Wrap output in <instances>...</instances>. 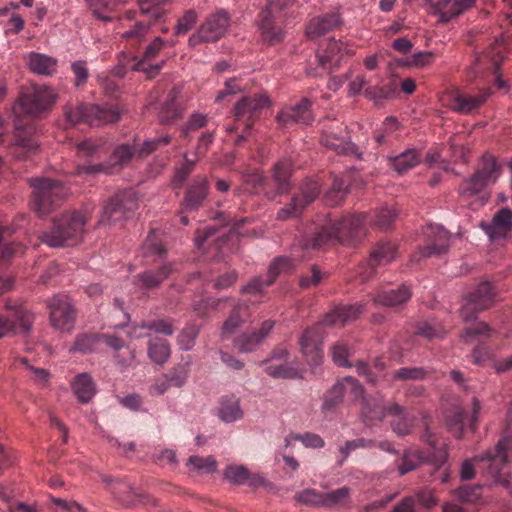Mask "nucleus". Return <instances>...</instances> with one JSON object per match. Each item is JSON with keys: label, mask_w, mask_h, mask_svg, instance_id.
I'll list each match as a JSON object with an SVG mask.
<instances>
[{"label": "nucleus", "mask_w": 512, "mask_h": 512, "mask_svg": "<svg viewBox=\"0 0 512 512\" xmlns=\"http://www.w3.org/2000/svg\"><path fill=\"white\" fill-rule=\"evenodd\" d=\"M368 215L353 214L338 220L328 219L314 234L312 239H305L293 245L290 256H280L269 266L267 279L254 278L242 290L243 293L254 296L262 295L264 288L270 286L281 273L295 269L298 262L305 258L308 250L317 249L328 243H351L365 236V223Z\"/></svg>", "instance_id": "1"}, {"label": "nucleus", "mask_w": 512, "mask_h": 512, "mask_svg": "<svg viewBox=\"0 0 512 512\" xmlns=\"http://www.w3.org/2000/svg\"><path fill=\"white\" fill-rule=\"evenodd\" d=\"M363 311V305L353 304L337 307L327 313L323 322L305 331L300 338V346L307 362L312 366H318L322 362L323 351L321 348L323 335L322 325L342 326L355 320Z\"/></svg>", "instance_id": "2"}, {"label": "nucleus", "mask_w": 512, "mask_h": 512, "mask_svg": "<svg viewBox=\"0 0 512 512\" xmlns=\"http://www.w3.org/2000/svg\"><path fill=\"white\" fill-rule=\"evenodd\" d=\"M87 210L71 212L55 220L52 228L44 232L40 239L51 248L71 247L82 240L88 221Z\"/></svg>", "instance_id": "3"}, {"label": "nucleus", "mask_w": 512, "mask_h": 512, "mask_svg": "<svg viewBox=\"0 0 512 512\" xmlns=\"http://www.w3.org/2000/svg\"><path fill=\"white\" fill-rule=\"evenodd\" d=\"M512 446V439L504 437L499 440L496 447L492 450L486 451L480 456H476L472 460H465L460 467V477L462 480H470L474 477L473 462L482 464V468L489 474L496 482L501 483L506 488L509 487V481L502 478L501 471L507 463V450Z\"/></svg>", "instance_id": "4"}, {"label": "nucleus", "mask_w": 512, "mask_h": 512, "mask_svg": "<svg viewBox=\"0 0 512 512\" xmlns=\"http://www.w3.org/2000/svg\"><path fill=\"white\" fill-rule=\"evenodd\" d=\"M34 320L33 312L22 303L6 299L4 309L0 312V339L28 335Z\"/></svg>", "instance_id": "5"}, {"label": "nucleus", "mask_w": 512, "mask_h": 512, "mask_svg": "<svg viewBox=\"0 0 512 512\" xmlns=\"http://www.w3.org/2000/svg\"><path fill=\"white\" fill-rule=\"evenodd\" d=\"M30 184L34 194L31 207L40 217L48 215L67 195V189L52 179L35 178L30 180Z\"/></svg>", "instance_id": "6"}, {"label": "nucleus", "mask_w": 512, "mask_h": 512, "mask_svg": "<svg viewBox=\"0 0 512 512\" xmlns=\"http://www.w3.org/2000/svg\"><path fill=\"white\" fill-rule=\"evenodd\" d=\"M163 47L164 40L161 37H156L146 47L142 58L130 54H122L119 58L118 65L113 68L112 73L115 76L122 78L128 70H132L142 71L147 74L148 77H154L159 73L164 62L162 61L154 65H148L146 64V61L155 58Z\"/></svg>", "instance_id": "7"}, {"label": "nucleus", "mask_w": 512, "mask_h": 512, "mask_svg": "<svg viewBox=\"0 0 512 512\" xmlns=\"http://www.w3.org/2000/svg\"><path fill=\"white\" fill-rule=\"evenodd\" d=\"M65 116L71 125L80 122L89 125H102L116 122L119 119V113L111 106L84 105L66 106Z\"/></svg>", "instance_id": "8"}, {"label": "nucleus", "mask_w": 512, "mask_h": 512, "mask_svg": "<svg viewBox=\"0 0 512 512\" xmlns=\"http://www.w3.org/2000/svg\"><path fill=\"white\" fill-rule=\"evenodd\" d=\"M51 326L63 333H70L75 326L76 313L70 298L64 294L52 297L48 302Z\"/></svg>", "instance_id": "9"}, {"label": "nucleus", "mask_w": 512, "mask_h": 512, "mask_svg": "<svg viewBox=\"0 0 512 512\" xmlns=\"http://www.w3.org/2000/svg\"><path fill=\"white\" fill-rule=\"evenodd\" d=\"M56 99L57 93L51 87L33 85L21 95L19 104L26 114L36 116L49 110L56 102Z\"/></svg>", "instance_id": "10"}, {"label": "nucleus", "mask_w": 512, "mask_h": 512, "mask_svg": "<svg viewBox=\"0 0 512 512\" xmlns=\"http://www.w3.org/2000/svg\"><path fill=\"white\" fill-rule=\"evenodd\" d=\"M137 148L135 145L121 144L118 145L107 163L91 164L84 163L77 165V175H94L97 173H112L116 169H121L128 164Z\"/></svg>", "instance_id": "11"}, {"label": "nucleus", "mask_w": 512, "mask_h": 512, "mask_svg": "<svg viewBox=\"0 0 512 512\" xmlns=\"http://www.w3.org/2000/svg\"><path fill=\"white\" fill-rule=\"evenodd\" d=\"M491 95L489 88L482 89L477 95H468L454 89L441 96L442 105L459 114H470L483 105Z\"/></svg>", "instance_id": "12"}, {"label": "nucleus", "mask_w": 512, "mask_h": 512, "mask_svg": "<svg viewBox=\"0 0 512 512\" xmlns=\"http://www.w3.org/2000/svg\"><path fill=\"white\" fill-rule=\"evenodd\" d=\"M481 404L477 398L472 400V412L466 416L462 407L456 406L446 412V424L448 430L456 437L461 438L465 432L476 430Z\"/></svg>", "instance_id": "13"}, {"label": "nucleus", "mask_w": 512, "mask_h": 512, "mask_svg": "<svg viewBox=\"0 0 512 512\" xmlns=\"http://www.w3.org/2000/svg\"><path fill=\"white\" fill-rule=\"evenodd\" d=\"M493 301L494 291L492 286L489 282H481L473 291L465 295L461 307L462 318L465 321L474 319L479 311L490 307Z\"/></svg>", "instance_id": "14"}, {"label": "nucleus", "mask_w": 512, "mask_h": 512, "mask_svg": "<svg viewBox=\"0 0 512 512\" xmlns=\"http://www.w3.org/2000/svg\"><path fill=\"white\" fill-rule=\"evenodd\" d=\"M136 208L137 201L132 190L118 192L104 206L100 223L121 221Z\"/></svg>", "instance_id": "15"}, {"label": "nucleus", "mask_w": 512, "mask_h": 512, "mask_svg": "<svg viewBox=\"0 0 512 512\" xmlns=\"http://www.w3.org/2000/svg\"><path fill=\"white\" fill-rule=\"evenodd\" d=\"M476 0H425L429 15L437 18L438 23L445 24L459 17L470 9Z\"/></svg>", "instance_id": "16"}, {"label": "nucleus", "mask_w": 512, "mask_h": 512, "mask_svg": "<svg viewBox=\"0 0 512 512\" xmlns=\"http://www.w3.org/2000/svg\"><path fill=\"white\" fill-rule=\"evenodd\" d=\"M229 27V17L226 12H218L210 16L198 31L189 38V44L196 46L202 42H213L221 38Z\"/></svg>", "instance_id": "17"}, {"label": "nucleus", "mask_w": 512, "mask_h": 512, "mask_svg": "<svg viewBox=\"0 0 512 512\" xmlns=\"http://www.w3.org/2000/svg\"><path fill=\"white\" fill-rule=\"evenodd\" d=\"M321 144L339 155L355 154L357 149L346 136L340 135L344 131L343 124L333 121L329 125L322 124Z\"/></svg>", "instance_id": "18"}, {"label": "nucleus", "mask_w": 512, "mask_h": 512, "mask_svg": "<svg viewBox=\"0 0 512 512\" xmlns=\"http://www.w3.org/2000/svg\"><path fill=\"white\" fill-rule=\"evenodd\" d=\"M319 191L320 184L318 181H305L301 186L300 194L294 196L289 205L278 211L277 218L280 220H287L289 218L299 216L302 210L317 198Z\"/></svg>", "instance_id": "19"}, {"label": "nucleus", "mask_w": 512, "mask_h": 512, "mask_svg": "<svg viewBox=\"0 0 512 512\" xmlns=\"http://www.w3.org/2000/svg\"><path fill=\"white\" fill-rule=\"evenodd\" d=\"M427 244L423 248V256H439L448 251L450 245V234L439 224H430L425 231Z\"/></svg>", "instance_id": "20"}, {"label": "nucleus", "mask_w": 512, "mask_h": 512, "mask_svg": "<svg viewBox=\"0 0 512 512\" xmlns=\"http://www.w3.org/2000/svg\"><path fill=\"white\" fill-rule=\"evenodd\" d=\"M269 98L265 94L244 96L235 105L236 120L251 121L259 112L268 107Z\"/></svg>", "instance_id": "21"}, {"label": "nucleus", "mask_w": 512, "mask_h": 512, "mask_svg": "<svg viewBox=\"0 0 512 512\" xmlns=\"http://www.w3.org/2000/svg\"><path fill=\"white\" fill-rule=\"evenodd\" d=\"M311 102L303 99L294 106L283 108L277 116V120L282 126H289L294 123L308 124L312 120L310 111Z\"/></svg>", "instance_id": "22"}, {"label": "nucleus", "mask_w": 512, "mask_h": 512, "mask_svg": "<svg viewBox=\"0 0 512 512\" xmlns=\"http://www.w3.org/2000/svg\"><path fill=\"white\" fill-rule=\"evenodd\" d=\"M208 195V181L204 176H197L188 186L182 202L183 211L197 210Z\"/></svg>", "instance_id": "23"}, {"label": "nucleus", "mask_w": 512, "mask_h": 512, "mask_svg": "<svg viewBox=\"0 0 512 512\" xmlns=\"http://www.w3.org/2000/svg\"><path fill=\"white\" fill-rule=\"evenodd\" d=\"M224 478L234 485H248L253 488L265 484V478L260 474H252L243 465L231 464L224 470Z\"/></svg>", "instance_id": "24"}, {"label": "nucleus", "mask_w": 512, "mask_h": 512, "mask_svg": "<svg viewBox=\"0 0 512 512\" xmlns=\"http://www.w3.org/2000/svg\"><path fill=\"white\" fill-rule=\"evenodd\" d=\"M480 226L490 239L504 237L512 229V211L509 208H502L491 222H482Z\"/></svg>", "instance_id": "25"}, {"label": "nucleus", "mask_w": 512, "mask_h": 512, "mask_svg": "<svg viewBox=\"0 0 512 512\" xmlns=\"http://www.w3.org/2000/svg\"><path fill=\"white\" fill-rule=\"evenodd\" d=\"M274 326V323L270 320H266L262 323L259 331H255L250 334H243L239 336L235 341V347L242 353H248L255 351L259 345L263 342L266 336L270 333Z\"/></svg>", "instance_id": "26"}, {"label": "nucleus", "mask_w": 512, "mask_h": 512, "mask_svg": "<svg viewBox=\"0 0 512 512\" xmlns=\"http://www.w3.org/2000/svg\"><path fill=\"white\" fill-rule=\"evenodd\" d=\"M489 185L481 178L473 174L469 178L463 180L459 187L460 197L464 201H471L472 199L479 200L480 204H484L487 200L486 188Z\"/></svg>", "instance_id": "27"}, {"label": "nucleus", "mask_w": 512, "mask_h": 512, "mask_svg": "<svg viewBox=\"0 0 512 512\" xmlns=\"http://www.w3.org/2000/svg\"><path fill=\"white\" fill-rule=\"evenodd\" d=\"M288 356V351L285 348H279L276 351L273 352L271 356V360L267 361L265 363V371L268 375L274 377V378H296L298 377L299 373L297 368L294 366L288 364V363H281V364H274V360H282L286 359Z\"/></svg>", "instance_id": "28"}, {"label": "nucleus", "mask_w": 512, "mask_h": 512, "mask_svg": "<svg viewBox=\"0 0 512 512\" xmlns=\"http://www.w3.org/2000/svg\"><path fill=\"white\" fill-rule=\"evenodd\" d=\"M29 69L38 75H52L56 72L58 60L52 56L30 52L24 56Z\"/></svg>", "instance_id": "29"}, {"label": "nucleus", "mask_w": 512, "mask_h": 512, "mask_svg": "<svg viewBox=\"0 0 512 512\" xmlns=\"http://www.w3.org/2000/svg\"><path fill=\"white\" fill-rule=\"evenodd\" d=\"M339 23L340 15L337 11H334L312 19L306 28V33L310 38H316L332 30Z\"/></svg>", "instance_id": "30"}, {"label": "nucleus", "mask_w": 512, "mask_h": 512, "mask_svg": "<svg viewBox=\"0 0 512 512\" xmlns=\"http://www.w3.org/2000/svg\"><path fill=\"white\" fill-rule=\"evenodd\" d=\"M411 297V291L407 286H400L397 289L379 292L374 302L377 305L398 307L405 304Z\"/></svg>", "instance_id": "31"}, {"label": "nucleus", "mask_w": 512, "mask_h": 512, "mask_svg": "<svg viewBox=\"0 0 512 512\" xmlns=\"http://www.w3.org/2000/svg\"><path fill=\"white\" fill-rule=\"evenodd\" d=\"M356 387L358 382L353 377H345L342 382L337 383L325 396L322 404V410L324 412L331 411L334 409L343 399L346 386Z\"/></svg>", "instance_id": "32"}, {"label": "nucleus", "mask_w": 512, "mask_h": 512, "mask_svg": "<svg viewBox=\"0 0 512 512\" xmlns=\"http://www.w3.org/2000/svg\"><path fill=\"white\" fill-rule=\"evenodd\" d=\"M388 406L382 400H364L361 417L367 425H371L374 421H382L388 413Z\"/></svg>", "instance_id": "33"}, {"label": "nucleus", "mask_w": 512, "mask_h": 512, "mask_svg": "<svg viewBox=\"0 0 512 512\" xmlns=\"http://www.w3.org/2000/svg\"><path fill=\"white\" fill-rule=\"evenodd\" d=\"M485 181L488 185L494 184L501 174V167L495 157L484 155L481 159L478 169L474 173Z\"/></svg>", "instance_id": "34"}, {"label": "nucleus", "mask_w": 512, "mask_h": 512, "mask_svg": "<svg viewBox=\"0 0 512 512\" xmlns=\"http://www.w3.org/2000/svg\"><path fill=\"white\" fill-rule=\"evenodd\" d=\"M389 162L394 171L403 174L420 162V155L416 149H407L398 155L390 156Z\"/></svg>", "instance_id": "35"}, {"label": "nucleus", "mask_w": 512, "mask_h": 512, "mask_svg": "<svg viewBox=\"0 0 512 512\" xmlns=\"http://www.w3.org/2000/svg\"><path fill=\"white\" fill-rule=\"evenodd\" d=\"M72 389L82 403H88L96 394L95 383L87 373H82L75 377Z\"/></svg>", "instance_id": "36"}, {"label": "nucleus", "mask_w": 512, "mask_h": 512, "mask_svg": "<svg viewBox=\"0 0 512 512\" xmlns=\"http://www.w3.org/2000/svg\"><path fill=\"white\" fill-rule=\"evenodd\" d=\"M259 30L263 40L270 45L280 42L284 36L283 30L276 24L274 16L264 13L259 22Z\"/></svg>", "instance_id": "37"}, {"label": "nucleus", "mask_w": 512, "mask_h": 512, "mask_svg": "<svg viewBox=\"0 0 512 512\" xmlns=\"http://www.w3.org/2000/svg\"><path fill=\"white\" fill-rule=\"evenodd\" d=\"M219 418L225 423L236 422L243 417L239 399L235 397L222 398L218 410Z\"/></svg>", "instance_id": "38"}, {"label": "nucleus", "mask_w": 512, "mask_h": 512, "mask_svg": "<svg viewBox=\"0 0 512 512\" xmlns=\"http://www.w3.org/2000/svg\"><path fill=\"white\" fill-rule=\"evenodd\" d=\"M388 413L397 419L391 423L392 430L399 436H405L412 430V423L405 413V409L397 403L388 407Z\"/></svg>", "instance_id": "39"}, {"label": "nucleus", "mask_w": 512, "mask_h": 512, "mask_svg": "<svg viewBox=\"0 0 512 512\" xmlns=\"http://www.w3.org/2000/svg\"><path fill=\"white\" fill-rule=\"evenodd\" d=\"M396 257V246L390 242L379 243L372 251L369 266L374 270L378 265H384L391 262Z\"/></svg>", "instance_id": "40"}, {"label": "nucleus", "mask_w": 512, "mask_h": 512, "mask_svg": "<svg viewBox=\"0 0 512 512\" xmlns=\"http://www.w3.org/2000/svg\"><path fill=\"white\" fill-rule=\"evenodd\" d=\"M171 350L168 342L159 337L151 338L148 343V357L158 365L165 364L170 358Z\"/></svg>", "instance_id": "41"}, {"label": "nucleus", "mask_w": 512, "mask_h": 512, "mask_svg": "<svg viewBox=\"0 0 512 512\" xmlns=\"http://www.w3.org/2000/svg\"><path fill=\"white\" fill-rule=\"evenodd\" d=\"M146 329L152 330L156 333L163 334L166 336H170L174 332V329L169 322H167L165 320H158V321H153L150 324H143L141 326L132 327L128 333L129 337L131 339H139V338H142L145 336H149V334H146L143 332V330H146Z\"/></svg>", "instance_id": "42"}, {"label": "nucleus", "mask_w": 512, "mask_h": 512, "mask_svg": "<svg viewBox=\"0 0 512 512\" xmlns=\"http://www.w3.org/2000/svg\"><path fill=\"white\" fill-rule=\"evenodd\" d=\"M247 307L243 305L236 306L231 312L229 318L224 322L221 337L226 338L232 335L248 319Z\"/></svg>", "instance_id": "43"}, {"label": "nucleus", "mask_w": 512, "mask_h": 512, "mask_svg": "<svg viewBox=\"0 0 512 512\" xmlns=\"http://www.w3.org/2000/svg\"><path fill=\"white\" fill-rule=\"evenodd\" d=\"M348 193V185L343 177H335L331 187L324 195L326 205L336 206L340 204Z\"/></svg>", "instance_id": "44"}, {"label": "nucleus", "mask_w": 512, "mask_h": 512, "mask_svg": "<svg viewBox=\"0 0 512 512\" xmlns=\"http://www.w3.org/2000/svg\"><path fill=\"white\" fill-rule=\"evenodd\" d=\"M290 170L291 161L289 159L280 160L275 164L273 178L277 184L278 193H284L288 190Z\"/></svg>", "instance_id": "45"}, {"label": "nucleus", "mask_w": 512, "mask_h": 512, "mask_svg": "<svg viewBox=\"0 0 512 512\" xmlns=\"http://www.w3.org/2000/svg\"><path fill=\"white\" fill-rule=\"evenodd\" d=\"M172 271V265L170 263H165L157 274H153L150 271L145 272L138 276V281L141 283L143 288L151 289L157 287Z\"/></svg>", "instance_id": "46"}, {"label": "nucleus", "mask_w": 512, "mask_h": 512, "mask_svg": "<svg viewBox=\"0 0 512 512\" xmlns=\"http://www.w3.org/2000/svg\"><path fill=\"white\" fill-rule=\"evenodd\" d=\"M397 217V212L392 206H384L375 211L371 222L381 230L388 229Z\"/></svg>", "instance_id": "47"}, {"label": "nucleus", "mask_w": 512, "mask_h": 512, "mask_svg": "<svg viewBox=\"0 0 512 512\" xmlns=\"http://www.w3.org/2000/svg\"><path fill=\"white\" fill-rule=\"evenodd\" d=\"M422 439H423V441L427 442L435 450L432 458L430 459L432 464L436 467L442 466L446 462L447 457H448L447 449L446 448H440L438 450L436 449V444H437L436 435L429 428L425 429V432L422 435Z\"/></svg>", "instance_id": "48"}, {"label": "nucleus", "mask_w": 512, "mask_h": 512, "mask_svg": "<svg viewBox=\"0 0 512 512\" xmlns=\"http://www.w3.org/2000/svg\"><path fill=\"white\" fill-rule=\"evenodd\" d=\"M190 373V362L179 363L175 365L168 373H165L173 387L180 388L188 380Z\"/></svg>", "instance_id": "49"}, {"label": "nucleus", "mask_w": 512, "mask_h": 512, "mask_svg": "<svg viewBox=\"0 0 512 512\" xmlns=\"http://www.w3.org/2000/svg\"><path fill=\"white\" fill-rule=\"evenodd\" d=\"M350 496V489L346 486L336 490L322 493V507L331 508L341 505L348 501Z\"/></svg>", "instance_id": "50"}, {"label": "nucleus", "mask_w": 512, "mask_h": 512, "mask_svg": "<svg viewBox=\"0 0 512 512\" xmlns=\"http://www.w3.org/2000/svg\"><path fill=\"white\" fill-rule=\"evenodd\" d=\"M151 28V24L136 21L130 28L121 34V38L126 41L141 42L148 35Z\"/></svg>", "instance_id": "51"}, {"label": "nucleus", "mask_w": 512, "mask_h": 512, "mask_svg": "<svg viewBox=\"0 0 512 512\" xmlns=\"http://www.w3.org/2000/svg\"><path fill=\"white\" fill-rule=\"evenodd\" d=\"M428 370L423 367H403L393 372L392 378L398 381L423 380Z\"/></svg>", "instance_id": "52"}, {"label": "nucleus", "mask_w": 512, "mask_h": 512, "mask_svg": "<svg viewBox=\"0 0 512 512\" xmlns=\"http://www.w3.org/2000/svg\"><path fill=\"white\" fill-rule=\"evenodd\" d=\"M187 465L201 473H213L217 469V461L213 456H191Z\"/></svg>", "instance_id": "53"}, {"label": "nucleus", "mask_w": 512, "mask_h": 512, "mask_svg": "<svg viewBox=\"0 0 512 512\" xmlns=\"http://www.w3.org/2000/svg\"><path fill=\"white\" fill-rule=\"evenodd\" d=\"M340 49V44L335 41L331 40L327 44V50L326 51H318L317 53V59L319 61V64L326 68L332 63H337L339 61V57L336 56V52H338Z\"/></svg>", "instance_id": "54"}, {"label": "nucleus", "mask_w": 512, "mask_h": 512, "mask_svg": "<svg viewBox=\"0 0 512 512\" xmlns=\"http://www.w3.org/2000/svg\"><path fill=\"white\" fill-rule=\"evenodd\" d=\"M374 446V442L372 440H368L365 438H357L350 441L345 442L344 445L339 447V452L342 455V459L340 463L345 461L350 453L359 448H371Z\"/></svg>", "instance_id": "55"}, {"label": "nucleus", "mask_w": 512, "mask_h": 512, "mask_svg": "<svg viewBox=\"0 0 512 512\" xmlns=\"http://www.w3.org/2000/svg\"><path fill=\"white\" fill-rule=\"evenodd\" d=\"M455 494L457 497L465 503H475L477 502L481 497V486L474 485L469 486L465 485L461 488H459L457 491H455Z\"/></svg>", "instance_id": "56"}, {"label": "nucleus", "mask_w": 512, "mask_h": 512, "mask_svg": "<svg viewBox=\"0 0 512 512\" xmlns=\"http://www.w3.org/2000/svg\"><path fill=\"white\" fill-rule=\"evenodd\" d=\"M19 361L26 366L27 370L30 372V376L32 380L39 386L47 385L50 373L42 368H37L32 365H29L26 358H20Z\"/></svg>", "instance_id": "57"}, {"label": "nucleus", "mask_w": 512, "mask_h": 512, "mask_svg": "<svg viewBox=\"0 0 512 512\" xmlns=\"http://www.w3.org/2000/svg\"><path fill=\"white\" fill-rule=\"evenodd\" d=\"M96 338L91 335H79L77 336L74 345L69 349L70 352H81L88 353L93 351L96 345Z\"/></svg>", "instance_id": "58"}, {"label": "nucleus", "mask_w": 512, "mask_h": 512, "mask_svg": "<svg viewBox=\"0 0 512 512\" xmlns=\"http://www.w3.org/2000/svg\"><path fill=\"white\" fill-rule=\"evenodd\" d=\"M349 356L350 350L344 343L339 342L332 347V359L336 365L350 367Z\"/></svg>", "instance_id": "59"}, {"label": "nucleus", "mask_w": 512, "mask_h": 512, "mask_svg": "<svg viewBox=\"0 0 512 512\" xmlns=\"http://www.w3.org/2000/svg\"><path fill=\"white\" fill-rule=\"evenodd\" d=\"M296 500L303 504L322 507V493L315 489H304L296 494Z\"/></svg>", "instance_id": "60"}, {"label": "nucleus", "mask_w": 512, "mask_h": 512, "mask_svg": "<svg viewBox=\"0 0 512 512\" xmlns=\"http://www.w3.org/2000/svg\"><path fill=\"white\" fill-rule=\"evenodd\" d=\"M395 92V88L394 87H381V88H378V89H374V88H366L364 90V94L365 96L376 102V103H380L381 101L383 100H386L390 97H392V95L394 94Z\"/></svg>", "instance_id": "61"}, {"label": "nucleus", "mask_w": 512, "mask_h": 512, "mask_svg": "<svg viewBox=\"0 0 512 512\" xmlns=\"http://www.w3.org/2000/svg\"><path fill=\"white\" fill-rule=\"evenodd\" d=\"M196 20L197 14L194 10L186 11L185 14L178 20L175 28L176 34H186L193 27Z\"/></svg>", "instance_id": "62"}, {"label": "nucleus", "mask_w": 512, "mask_h": 512, "mask_svg": "<svg viewBox=\"0 0 512 512\" xmlns=\"http://www.w3.org/2000/svg\"><path fill=\"white\" fill-rule=\"evenodd\" d=\"M421 460V456L419 453L406 452L403 456L402 462L398 466L399 473L404 475L412 470H414L419 461Z\"/></svg>", "instance_id": "63"}, {"label": "nucleus", "mask_w": 512, "mask_h": 512, "mask_svg": "<svg viewBox=\"0 0 512 512\" xmlns=\"http://www.w3.org/2000/svg\"><path fill=\"white\" fill-rule=\"evenodd\" d=\"M101 145L91 139L85 140L78 144L77 152L80 158L93 157L100 151Z\"/></svg>", "instance_id": "64"}]
</instances>
